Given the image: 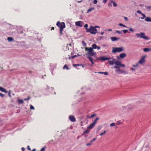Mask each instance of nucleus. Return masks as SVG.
I'll list each match as a JSON object with an SVG mask.
<instances>
[{
    "instance_id": "obj_36",
    "label": "nucleus",
    "mask_w": 151,
    "mask_h": 151,
    "mask_svg": "<svg viewBox=\"0 0 151 151\" xmlns=\"http://www.w3.org/2000/svg\"><path fill=\"white\" fill-rule=\"evenodd\" d=\"M120 68L117 69L115 70V72H118V73L119 74V73H120Z\"/></svg>"
},
{
    "instance_id": "obj_45",
    "label": "nucleus",
    "mask_w": 151,
    "mask_h": 151,
    "mask_svg": "<svg viewBox=\"0 0 151 151\" xmlns=\"http://www.w3.org/2000/svg\"><path fill=\"white\" fill-rule=\"evenodd\" d=\"M116 32L119 34H120L121 33V32L119 30H116Z\"/></svg>"
},
{
    "instance_id": "obj_23",
    "label": "nucleus",
    "mask_w": 151,
    "mask_h": 151,
    "mask_svg": "<svg viewBox=\"0 0 151 151\" xmlns=\"http://www.w3.org/2000/svg\"><path fill=\"white\" fill-rule=\"evenodd\" d=\"M111 2H112L114 6L116 7L117 6V4L114 1L111 0Z\"/></svg>"
},
{
    "instance_id": "obj_27",
    "label": "nucleus",
    "mask_w": 151,
    "mask_h": 151,
    "mask_svg": "<svg viewBox=\"0 0 151 151\" xmlns=\"http://www.w3.org/2000/svg\"><path fill=\"white\" fill-rule=\"evenodd\" d=\"M99 117H97L94 120V121H93V122L95 124H96L97 121L98 120H99Z\"/></svg>"
},
{
    "instance_id": "obj_54",
    "label": "nucleus",
    "mask_w": 151,
    "mask_h": 151,
    "mask_svg": "<svg viewBox=\"0 0 151 151\" xmlns=\"http://www.w3.org/2000/svg\"><path fill=\"white\" fill-rule=\"evenodd\" d=\"M120 66H121L123 67H124L125 66V65L124 64H121V65Z\"/></svg>"
},
{
    "instance_id": "obj_3",
    "label": "nucleus",
    "mask_w": 151,
    "mask_h": 151,
    "mask_svg": "<svg viewBox=\"0 0 151 151\" xmlns=\"http://www.w3.org/2000/svg\"><path fill=\"white\" fill-rule=\"evenodd\" d=\"M145 33L143 32H140V33H137L136 34V35L137 37H140L141 38H142L144 39H145L146 40H148L149 39V38L145 36Z\"/></svg>"
},
{
    "instance_id": "obj_58",
    "label": "nucleus",
    "mask_w": 151,
    "mask_h": 151,
    "mask_svg": "<svg viewBox=\"0 0 151 151\" xmlns=\"http://www.w3.org/2000/svg\"><path fill=\"white\" fill-rule=\"evenodd\" d=\"M107 0H103V2L104 3H106L107 2Z\"/></svg>"
},
{
    "instance_id": "obj_63",
    "label": "nucleus",
    "mask_w": 151,
    "mask_h": 151,
    "mask_svg": "<svg viewBox=\"0 0 151 151\" xmlns=\"http://www.w3.org/2000/svg\"><path fill=\"white\" fill-rule=\"evenodd\" d=\"M96 139V138H95L93 139L92 140L93 142L95 141Z\"/></svg>"
},
{
    "instance_id": "obj_44",
    "label": "nucleus",
    "mask_w": 151,
    "mask_h": 151,
    "mask_svg": "<svg viewBox=\"0 0 151 151\" xmlns=\"http://www.w3.org/2000/svg\"><path fill=\"white\" fill-rule=\"evenodd\" d=\"M88 24H86L84 26V27L85 28V29H87V27H88Z\"/></svg>"
},
{
    "instance_id": "obj_19",
    "label": "nucleus",
    "mask_w": 151,
    "mask_h": 151,
    "mask_svg": "<svg viewBox=\"0 0 151 151\" xmlns=\"http://www.w3.org/2000/svg\"><path fill=\"white\" fill-rule=\"evenodd\" d=\"M94 9H95V8L94 7H92V8H89V9H88V10L87 11V13H89L91 11H92L94 10Z\"/></svg>"
},
{
    "instance_id": "obj_52",
    "label": "nucleus",
    "mask_w": 151,
    "mask_h": 151,
    "mask_svg": "<svg viewBox=\"0 0 151 151\" xmlns=\"http://www.w3.org/2000/svg\"><path fill=\"white\" fill-rule=\"evenodd\" d=\"M112 59L113 60L112 61H113L114 62H115L117 61L115 59L112 58Z\"/></svg>"
},
{
    "instance_id": "obj_61",
    "label": "nucleus",
    "mask_w": 151,
    "mask_h": 151,
    "mask_svg": "<svg viewBox=\"0 0 151 151\" xmlns=\"http://www.w3.org/2000/svg\"><path fill=\"white\" fill-rule=\"evenodd\" d=\"M86 145L87 146H89V145H91V144H90V143H87L86 144Z\"/></svg>"
},
{
    "instance_id": "obj_6",
    "label": "nucleus",
    "mask_w": 151,
    "mask_h": 151,
    "mask_svg": "<svg viewBox=\"0 0 151 151\" xmlns=\"http://www.w3.org/2000/svg\"><path fill=\"white\" fill-rule=\"evenodd\" d=\"M146 56H142L140 60L139 61V63L140 64H143L145 62V58Z\"/></svg>"
},
{
    "instance_id": "obj_11",
    "label": "nucleus",
    "mask_w": 151,
    "mask_h": 151,
    "mask_svg": "<svg viewBox=\"0 0 151 151\" xmlns=\"http://www.w3.org/2000/svg\"><path fill=\"white\" fill-rule=\"evenodd\" d=\"M120 39V38H117L116 37H111V39L112 41H115L118 40Z\"/></svg>"
},
{
    "instance_id": "obj_38",
    "label": "nucleus",
    "mask_w": 151,
    "mask_h": 151,
    "mask_svg": "<svg viewBox=\"0 0 151 151\" xmlns=\"http://www.w3.org/2000/svg\"><path fill=\"white\" fill-rule=\"evenodd\" d=\"M115 125V123H112L110 125V127H112V126H114Z\"/></svg>"
},
{
    "instance_id": "obj_9",
    "label": "nucleus",
    "mask_w": 151,
    "mask_h": 151,
    "mask_svg": "<svg viewBox=\"0 0 151 151\" xmlns=\"http://www.w3.org/2000/svg\"><path fill=\"white\" fill-rule=\"evenodd\" d=\"M90 129H89V128H88V127L87 129L83 132V134L81 135L83 136L84 135H85L86 134H88L89 133Z\"/></svg>"
},
{
    "instance_id": "obj_62",
    "label": "nucleus",
    "mask_w": 151,
    "mask_h": 151,
    "mask_svg": "<svg viewBox=\"0 0 151 151\" xmlns=\"http://www.w3.org/2000/svg\"><path fill=\"white\" fill-rule=\"evenodd\" d=\"M121 122H120L119 121H118V123L116 124H121Z\"/></svg>"
},
{
    "instance_id": "obj_30",
    "label": "nucleus",
    "mask_w": 151,
    "mask_h": 151,
    "mask_svg": "<svg viewBox=\"0 0 151 151\" xmlns=\"http://www.w3.org/2000/svg\"><path fill=\"white\" fill-rule=\"evenodd\" d=\"M109 65H113L114 64V62L113 61H109Z\"/></svg>"
},
{
    "instance_id": "obj_18",
    "label": "nucleus",
    "mask_w": 151,
    "mask_h": 151,
    "mask_svg": "<svg viewBox=\"0 0 151 151\" xmlns=\"http://www.w3.org/2000/svg\"><path fill=\"white\" fill-rule=\"evenodd\" d=\"M121 64V62L120 61L117 60L116 61L114 62V64L117 66H120Z\"/></svg>"
},
{
    "instance_id": "obj_1",
    "label": "nucleus",
    "mask_w": 151,
    "mask_h": 151,
    "mask_svg": "<svg viewBox=\"0 0 151 151\" xmlns=\"http://www.w3.org/2000/svg\"><path fill=\"white\" fill-rule=\"evenodd\" d=\"M85 49V51L88 52L86 54V55L91 56H93L96 54V52H94L93 48L91 47L89 48L86 47Z\"/></svg>"
},
{
    "instance_id": "obj_43",
    "label": "nucleus",
    "mask_w": 151,
    "mask_h": 151,
    "mask_svg": "<svg viewBox=\"0 0 151 151\" xmlns=\"http://www.w3.org/2000/svg\"><path fill=\"white\" fill-rule=\"evenodd\" d=\"M137 13H138L139 14H142V13L141 12V11L140 10H138L137 11Z\"/></svg>"
},
{
    "instance_id": "obj_46",
    "label": "nucleus",
    "mask_w": 151,
    "mask_h": 151,
    "mask_svg": "<svg viewBox=\"0 0 151 151\" xmlns=\"http://www.w3.org/2000/svg\"><path fill=\"white\" fill-rule=\"evenodd\" d=\"M96 115L95 114H93L91 115V117H90L89 118H91V117H93Z\"/></svg>"
},
{
    "instance_id": "obj_8",
    "label": "nucleus",
    "mask_w": 151,
    "mask_h": 151,
    "mask_svg": "<svg viewBox=\"0 0 151 151\" xmlns=\"http://www.w3.org/2000/svg\"><path fill=\"white\" fill-rule=\"evenodd\" d=\"M97 60H101L102 61H104L106 60V59H106V57L105 56H103L99 58H98L97 59Z\"/></svg>"
},
{
    "instance_id": "obj_51",
    "label": "nucleus",
    "mask_w": 151,
    "mask_h": 151,
    "mask_svg": "<svg viewBox=\"0 0 151 151\" xmlns=\"http://www.w3.org/2000/svg\"><path fill=\"white\" fill-rule=\"evenodd\" d=\"M129 30L132 32H133L134 31V30L132 28H130L129 29Z\"/></svg>"
},
{
    "instance_id": "obj_4",
    "label": "nucleus",
    "mask_w": 151,
    "mask_h": 151,
    "mask_svg": "<svg viewBox=\"0 0 151 151\" xmlns=\"http://www.w3.org/2000/svg\"><path fill=\"white\" fill-rule=\"evenodd\" d=\"M56 25L60 28H65V24L63 22L60 23V22L58 21L57 22Z\"/></svg>"
},
{
    "instance_id": "obj_15",
    "label": "nucleus",
    "mask_w": 151,
    "mask_h": 151,
    "mask_svg": "<svg viewBox=\"0 0 151 151\" xmlns=\"http://www.w3.org/2000/svg\"><path fill=\"white\" fill-rule=\"evenodd\" d=\"M120 73H123L124 74H128V72L127 71H125L124 70H120V73H119V74Z\"/></svg>"
},
{
    "instance_id": "obj_35",
    "label": "nucleus",
    "mask_w": 151,
    "mask_h": 151,
    "mask_svg": "<svg viewBox=\"0 0 151 151\" xmlns=\"http://www.w3.org/2000/svg\"><path fill=\"white\" fill-rule=\"evenodd\" d=\"M86 57L89 59V60H90V61L91 62H92L93 61V60H92V58H91L90 57L88 56V57Z\"/></svg>"
},
{
    "instance_id": "obj_57",
    "label": "nucleus",
    "mask_w": 151,
    "mask_h": 151,
    "mask_svg": "<svg viewBox=\"0 0 151 151\" xmlns=\"http://www.w3.org/2000/svg\"><path fill=\"white\" fill-rule=\"evenodd\" d=\"M119 25L120 26L122 27L123 26V24L122 23H119Z\"/></svg>"
},
{
    "instance_id": "obj_50",
    "label": "nucleus",
    "mask_w": 151,
    "mask_h": 151,
    "mask_svg": "<svg viewBox=\"0 0 151 151\" xmlns=\"http://www.w3.org/2000/svg\"><path fill=\"white\" fill-rule=\"evenodd\" d=\"M124 19L126 21H127L128 20V18L127 17H124Z\"/></svg>"
},
{
    "instance_id": "obj_48",
    "label": "nucleus",
    "mask_w": 151,
    "mask_h": 151,
    "mask_svg": "<svg viewBox=\"0 0 151 151\" xmlns=\"http://www.w3.org/2000/svg\"><path fill=\"white\" fill-rule=\"evenodd\" d=\"M45 147H43L42 148L41 150H40V151H45Z\"/></svg>"
},
{
    "instance_id": "obj_34",
    "label": "nucleus",
    "mask_w": 151,
    "mask_h": 151,
    "mask_svg": "<svg viewBox=\"0 0 151 151\" xmlns=\"http://www.w3.org/2000/svg\"><path fill=\"white\" fill-rule=\"evenodd\" d=\"M106 132V131H104V132H103L101 133L100 134V136H102L104 135Z\"/></svg>"
},
{
    "instance_id": "obj_5",
    "label": "nucleus",
    "mask_w": 151,
    "mask_h": 151,
    "mask_svg": "<svg viewBox=\"0 0 151 151\" xmlns=\"http://www.w3.org/2000/svg\"><path fill=\"white\" fill-rule=\"evenodd\" d=\"M91 32L90 33L92 34H95L97 33V30L96 28H95L92 26H91Z\"/></svg>"
},
{
    "instance_id": "obj_60",
    "label": "nucleus",
    "mask_w": 151,
    "mask_h": 151,
    "mask_svg": "<svg viewBox=\"0 0 151 151\" xmlns=\"http://www.w3.org/2000/svg\"><path fill=\"white\" fill-rule=\"evenodd\" d=\"M136 69V68H131V70H135Z\"/></svg>"
},
{
    "instance_id": "obj_20",
    "label": "nucleus",
    "mask_w": 151,
    "mask_h": 151,
    "mask_svg": "<svg viewBox=\"0 0 151 151\" xmlns=\"http://www.w3.org/2000/svg\"><path fill=\"white\" fill-rule=\"evenodd\" d=\"M86 32H89L90 33V32H91V26H90V27L88 29V28H87V29H86Z\"/></svg>"
},
{
    "instance_id": "obj_28",
    "label": "nucleus",
    "mask_w": 151,
    "mask_h": 151,
    "mask_svg": "<svg viewBox=\"0 0 151 151\" xmlns=\"http://www.w3.org/2000/svg\"><path fill=\"white\" fill-rule=\"evenodd\" d=\"M82 44L83 45L84 47H86V43L84 41H82Z\"/></svg>"
},
{
    "instance_id": "obj_21",
    "label": "nucleus",
    "mask_w": 151,
    "mask_h": 151,
    "mask_svg": "<svg viewBox=\"0 0 151 151\" xmlns=\"http://www.w3.org/2000/svg\"><path fill=\"white\" fill-rule=\"evenodd\" d=\"M18 102L19 104H22L24 103L23 100L22 99H18Z\"/></svg>"
},
{
    "instance_id": "obj_41",
    "label": "nucleus",
    "mask_w": 151,
    "mask_h": 151,
    "mask_svg": "<svg viewBox=\"0 0 151 151\" xmlns=\"http://www.w3.org/2000/svg\"><path fill=\"white\" fill-rule=\"evenodd\" d=\"M30 99V96H28L27 98L24 99V100L25 101H28Z\"/></svg>"
},
{
    "instance_id": "obj_12",
    "label": "nucleus",
    "mask_w": 151,
    "mask_h": 151,
    "mask_svg": "<svg viewBox=\"0 0 151 151\" xmlns=\"http://www.w3.org/2000/svg\"><path fill=\"white\" fill-rule=\"evenodd\" d=\"M0 91L2 92H4L6 93L8 92L6 89L1 86H0Z\"/></svg>"
},
{
    "instance_id": "obj_59",
    "label": "nucleus",
    "mask_w": 151,
    "mask_h": 151,
    "mask_svg": "<svg viewBox=\"0 0 151 151\" xmlns=\"http://www.w3.org/2000/svg\"><path fill=\"white\" fill-rule=\"evenodd\" d=\"M64 28H60V31H63V29Z\"/></svg>"
},
{
    "instance_id": "obj_7",
    "label": "nucleus",
    "mask_w": 151,
    "mask_h": 151,
    "mask_svg": "<svg viewBox=\"0 0 151 151\" xmlns=\"http://www.w3.org/2000/svg\"><path fill=\"white\" fill-rule=\"evenodd\" d=\"M69 118L70 120L72 122H74L76 121V119L73 115L69 116Z\"/></svg>"
},
{
    "instance_id": "obj_64",
    "label": "nucleus",
    "mask_w": 151,
    "mask_h": 151,
    "mask_svg": "<svg viewBox=\"0 0 151 151\" xmlns=\"http://www.w3.org/2000/svg\"><path fill=\"white\" fill-rule=\"evenodd\" d=\"M97 49H98V50H99V49H100L101 47H99V46H97Z\"/></svg>"
},
{
    "instance_id": "obj_56",
    "label": "nucleus",
    "mask_w": 151,
    "mask_h": 151,
    "mask_svg": "<svg viewBox=\"0 0 151 151\" xmlns=\"http://www.w3.org/2000/svg\"><path fill=\"white\" fill-rule=\"evenodd\" d=\"M132 66L134 67H137L138 66V65L137 64L136 65H133Z\"/></svg>"
},
{
    "instance_id": "obj_13",
    "label": "nucleus",
    "mask_w": 151,
    "mask_h": 151,
    "mask_svg": "<svg viewBox=\"0 0 151 151\" xmlns=\"http://www.w3.org/2000/svg\"><path fill=\"white\" fill-rule=\"evenodd\" d=\"M75 24L76 25L79 26L80 27L82 26V24H81V21H79L76 22H75Z\"/></svg>"
},
{
    "instance_id": "obj_33",
    "label": "nucleus",
    "mask_w": 151,
    "mask_h": 151,
    "mask_svg": "<svg viewBox=\"0 0 151 151\" xmlns=\"http://www.w3.org/2000/svg\"><path fill=\"white\" fill-rule=\"evenodd\" d=\"M63 69H64L65 68H66L67 70L69 69V68L68 67L67 65H64L63 68Z\"/></svg>"
},
{
    "instance_id": "obj_32",
    "label": "nucleus",
    "mask_w": 151,
    "mask_h": 151,
    "mask_svg": "<svg viewBox=\"0 0 151 151\" xmlns=\"http://www.w3.org/2000/svg\"><path fill=\"white\" fill-rule=\"evenodd\" d=\"M122 31L125 34L127 32L129 33V32H128L127 30V29H124Z\"/></svg>"
},
{
    "instance_id": "obj_37",
    "label": "nucleus",
    "mask_w": 151,
    "mask_h": 151,
    "mask_svg": "<svg viewBox=\"0 0 151 151\" xmlns=\"http://www.w3.org/2000/svg\"><path fill=\"white\" fill-rule=\"evenodd\" d=\"M113 68H117V69L120 68V67L117 65L114 66L113 67ZM111 68H113V67Z\"/></svg>"
},
{
    "instance_id": "obj_24",
    "label": "nucleus",
    "mask_w": 151,
    "mask_h": 151,
    "mask_svg": "<svg viewBox=\"0 0 151 151\" xmlns=\"http://www.w3.org/2000/svg\"><path fill=\"white\" fill-rule=\"evenodd\" d=\"M146 8L148 9V11H151V6H145Z\"/></svg>"
},
{
    "instance_id": "obj_26",
    "label": "nucleus",
    "mask_w": 151,
    "mask_h": 151,
    "mask_svg": "<svg viewBox=\"0 0 151 151\" xmlns=\"http://www.w3.org/2000/svg\"><path fill=\"white\" fill-rule=\"evenodd\" d=\"M141 15H142V17H141L140 18L142 19H143L146 17L145 14H144L142 13Z\"/></svg>"
},
{
    "instance_id": "obj_39",
    "label": "nucleus",
    "mask_w": 151,
    "mask_h": 151,
    "mask_svg": "<svg viewBox=\"0 0 151 151\" xmlns=\"http://www.w3.org/2000/svg\"><path fill=\"white\" fill-rule=\"evenodd\" d=\"M112 2H111V1L108 4V6H112Z\"/></svg>"
},
{
    "instance_id": "obj_10",
    "label": "nucleus",
    "mask_w": 151,
    "mask_h": 151,
    "mask_svg": "<svg viewBox=\"0 0 151 151\" xmlns=\"http://www.w3.org/2000/svg\"><path fill=\"white\" fill-rule=\"evenodd\" d=\"M126 56V54L125 53H121L119 54V57L121 58H123L125 57Z\"/></svg>"
},
{
    "instance_id": "obj_55",
    "label": "nucleus",
    "mask_w": 151,
    "mask_h": 151,
    "mask_svg": "<svg viewBox=\"0 0 151 151\" xmlns=\"http://www.w3.org/2000/svg\"><path fill=\"white\" fill-rule=\"evenodd\" d=\"M27 149L29 150H31V149L30 148V147L29 146H28L27 147Z\"/></svg>"
},
{
    "instance_id": "obj_42",
    "label": "nucleus",
    "mask_w": 151,
    "mask_h": 151,
    "mask_svg": "<svg viewBox=\"0 0 151 151\" xmlns=\"http://www.w3.org/2000/svg\"><path fill=\"white\" fill-rule=\"evenodd\" d=\"M30 109H34V106L32 105H30Z\"/></svg>"
},
{
    "instance_id": "obj_49",
    "label": "nucleus",
    "mask_w": 151,
    "mask_h": 151,
    "mask_svg": "<svg viewBox=\"0 0 151 151\" xmlns=\"http://www.w3.org/2000/svg\"><path fill=\"white\" fill-rule=\"evenodd\" d=\"M97 1L96 0H94V1H93V3L94 4H97Z\"/></svg>"
},
{
    "instance_id": "obj_25",
    "label": "nucleus",
    "mask_w": 151,
    "mask_h": 151,
    "mask_svg": "<svg viewBox=\"0 0 151 151\" xmlns=\"http://www.w3.org/2000/svg\"><path fill=\"white\" fill-rule=\"evenodd\" d=\"M81 56V55L78 54L77 55H74L73 56H71V58H72L73 59V58H75L76 57H78V56Z\"/></svg>"
},
{
    "instance_id": "obj_22",
    "label": "nucleus",
    "mask_w": 151,
    "mask_h": 151,
    "mask_svg": "<svg viewBox=\"0 0 151 151\" xmlns=\"http://www.w3.org/2000/svg\"><path fill=\"white\" fill-rule=\"evenodd\" d=\"M92 47L93 49H96L97 48V46L96 44H93L92 45Z\"/></svg>"
},
{
    "instance_id": "obj_2",
    "label": "nucleus",
    "mask_w": 151,
    "mask_h": 151,
    "mask_svg": "<svg viewBox=\"0 0 151 151\" xmlns=\"http://www.w3.org/2000/svg\"><path fill=\"white\" fill-rule=\"evenodd\" d=\"M124 49L123 47H113L112 48V52L113 53H115L117 52H120L124 51Z\"/></svg>"
},
{
    "instance_id": "obj_40",
    "label": "nucleus",
    "mask_w": 151,
    "mask_h": 151,
    "mask_svg": "<svg viewBox=\"0 0 151 151\" xmlns=\"http://www.w3.org/2000/svg\"><path fill=\"white\" fill-rule=\"evenodd\" d=\"M11 91L10 90H9V92H8V95H9V96L10 97H11Z\"/></svg>"
},
{
    "instance_id": "obj_17",
    "label": "nucleus",
    "mask_w": 151,
    "mask_h": 151,
    "mask_svg": "<svg viewBox=\"0 0 151 151\" xmlns=\"http://www.w3.org/2000/svg\"><path fill=\"white\" fill-rule=\"evenodd\" d=\"M7 40L10 42H12L14 41V39L13 38L11 37H8L7 38Z\"/></svg>"
},
{
    "instance_id": "obj_29",
    "label": "nucleus",
    "mask_w": 151,
    "mask_h": 151,
    "mask_svg": "<svg viewBox=\"0 0 151 151\" xmlns=\"http://www.w3.org/2000/svg\"><path fill=\"white\" fill-rule=\"evenodd\" d=\"M94 126L93 125L91 124L88 127L91 129H92Z\"/></svg>"
},
{
    "instance_id": "obj_16",
    "label": "nucleus",
    "mask_w": 151,
    "mask_h": 151,
    "mask_svg": "<svg viewBox=\"0 0 151 151\" xmlns=\"http://www.w3.org/2000/svg\"><path fill=\"white\" fill-rule=\"evenodd\" d=\"M145 20L148 22H151V18L150 17H147L145 19Z\"/></svg>"
},
{
    "instance_id": "obj_47",
    "label": "nucleus",
    "mask_w": 151,
    "mask_h": 151,
    "mask_svg": "<svg viewBox=\"0 0 151 151\" xmlns=\"http://www.w3.org/2000/svg\"><path fill=\"white\" fill-rule=\"evenodd\" d=\"M103 74L105 75H107L108 74V73L107 72H104V73Z\"/></svg>"
},
{
    "instance_id": "obj_14",
    "label": "nucleus",
    "mask_w": 151,
    "mask_h": 151,
    "mask_svg": "<svg viewBox=\"0 0 151 151\" xmlns=\"http://www.w3.org/2000/svg\"><path fill=\"white\" fill-rule=\"evenodd\" d=\"M143 51L145 52H147L151 51V48H145L143 49Z\"/></svg>"
},
{
    "instance_id": "obj_53",
    "label": "nucleus",
    "mask_w": 151,
    "mask_h": 151,
    "mask_svg": "<svg viewBox=\"0 0 151 151\" xmlns=\"http://www.w3.org/2000/svg\"><path fill=\"white\" fill-rule=\"evenodd\" d=\"M0 96L2 97H3L4 96V95L2 94V93H0Z\"/></svg>"
},
{
    "instance_id": "obj_31",
    "label": "nucleus",
    "mask_w": 151,
    "mask_h": 151,
    "mask_svg": "<svg viewBox=\"0 0 151 151\" xmlns=\"http://www.w3.org/2000/svg\"><path fill=\"white\" fill-rule=\"evenodd\" d=\"M81 65H82L83 67V66L82 65V64H73V66H74V67H75V66H81Z\"/></svg>"
}]
</instances>
